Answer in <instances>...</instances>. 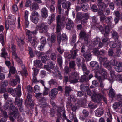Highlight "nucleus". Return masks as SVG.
<instances>
[{
  "label": "nucleus",
  "instance_id": "3c124183",
  "mask_svg": "<svg viewBox=\"0 0 122 122\" xmlns=\"http://www.w3.org/2000/svg\"><path fill=\"white\" fill-rule=\"evenodd\" d=\"M64 110L62 109V108L61 107H57V111L58 113V115L59 116H61V112H62Z\"/></svg>",
  "mask_w": 122,
  "mask_h": 122
},
{
  "label": "nucleus",
  "instance_id": "aec40b11",
  "mask_svg": "<svg viewBox=\"0 0 122 122\" xmlns=\"http://www.w3.org/2000/svg\"><path fill=\"white\" fill-rule=\"evenodd\" d=\"M95 76L99 80V82H101L100 85V86L101 88L103 87L104 85L102 82L103 81L100 75H98L97 74V71L95 72Z\"/></svg>",
  "mask_w": 122,
  "mask_h": 122
},
{
  "label": "nucleus",
  "instance_id": "6ab92c4d",
  "mask_svg": "<svg viewBox=\"0 0 122 122\" xmlns=\"http://www.w3.org/2000/svg\"><path fill=\"white\" fill-rule=\"evenodd\" d=\"M83 56L85 60L88 61L90 60L92 57V55L90 53H84L83 54Z\"/></svg>",
  "mask_w": 122,
  "mask_h": 122
},
{
  "label": "nucleus",
  "instance_id": "49530a36",
  "mask_svg": "<svg viewBox=\"0 0 122 122\" xmlns=\"http://www.w3.org/2000/svg\"><path fill=\"white\" fill-rule=\"evenodd\" d=\"M38 17H31V20L35 24H36L38 22L39 20Z\"/></svg>",
  "mask_w": 122,
  "mask_h": 122
},
{
  "label": "nucleus",
  "instance_id": "f257e3e1",
  "mask_svg": "<svg viewBox=\"0 0 122 122\" xmlns=\"http://www.w3.org/2000/svg\"><path fill=\"white\" fill-rule=\"evenodd\" d=\"M56 30L57 33H58L60 32L61 30V26L66 23L65 18L64 16L61 17V15H58L56 17Z\"/></svg>",
  "mask_w": 122,
  "mask_h": 122
},
{
  "label": "nucleus",
  "instance_id": "dca6fc26",
  "mask_svg": "<svg viewBox=\"0 0 122 122\" xmlns=\"http://www.w3.org/2000/svg\"><path fill=\"white\" fill-rule=\"evenodd\" d=\"M1 112L4 117L0 119V122H5L7 120L6 118L8 117L7 112L2 110H1Z\"/></svg>",
  "mask_w": 122,
  "mask_h": 122
},
{
  "label": "nucleus",
  "instance_id": "0e129e2a",
  "mask_svg": "<svg viewBox=\"0 0 122 122\" xmlns=\"http://www.w3.org/2000/svg\"><path fill=\"white\" fill-rule=\"evenodd\" d=\"M13 58L15 59L19 63H20V64H22V61L21 59L19 58L17 55V56L16 57H13Z\"/></svg>",
  "mask_w": 122,
  "mask_h": 122
},
{
  "label": "nucleus",
  "instance_id": "c85d7f7f",
  "mask_svg": "<svg viewBox=\"0 0 122 122\" xmlns=\"http://www.w3.org/2000/svg\"><path fill=\"white\" fill-rule=\"evenodd\" d=\"M48 12L46 9L45 8H43L41 10V15L44 18H46L48 16Z\"/></svg>",
  "mask_w": 122,
  "mask_h": 122
},
{
  "label": "nucleus",
  "instance_id": "603ef678",
  "mask_svg": "<svg viewBox=\"0 0 122 122\" xmlns=\"http://www.w3.org/2000/svg\"><path fill=\"white\" fill-rule=\"evenodd\" d=\"M8 84V82L6 80H5L4 81H2L1 82L0 85L2 87H4L7 85Z\"/></svg>",
  "mask_w": 122,
  "mask_h": 122
},
{
  "label": "nucleus",
  "instance_id": "e2e57ef3",
  "mask_svg": "<svg viewBox=\"0 0 122 122\" xmlns=\"http://www.w3.org/2000/svg\"><path fill=\"white\" fill-rule=\"evenodd\" d=\"M91 9L94 12H96L98 10V8L97 6L95 5H93Z\"/></svg>",
  "mask_w": 122,
  "mask_h": 122
},
{
  "label": "nucleus",
  "instance_id": "9d476101",
  "mask_svg": "<svg viewBox=\"0 0 122 122\" xmlns=\"http://www.w3.org/2000/svg\"><path fill=\"white\" fill-rule=\"evenodd\" d=\"M32 96L30 93H28L27 99L25 101V104L27 105H29L30 106L33 105V100L32 99Z\"/></svg>",
  "mask_w": 122,
  "mask_h": 122
},
{
  "label": "nucleus",
  "instance_id": "6e6d98bb",
  "mask_svg": "<svg viewBox=\"0 0 122 122\" xmlns=\"http://www.w3.org/2000/svg\"><path fill=\"white\" fill-rule=\"evenodd\" d=\"M40 91L39 87L38 85H36L34 87V92L35 93H38Z\"/></svg>",
  "mask_w": 122,
  "mask_h": 122
},
{
  "label": "nucleus",
  "instance_id": "09e8293b",
  "mask_svg": "<svg viewBox=\"0 0 122 122\" xmlns=\"http://www.w3.org/2000/svg\"><path fill=\"white\" fill-rule=\"evenodd\" d=\"M16 109H18L16 108L14 105L13 104L10 105V110L11 112H13L15 111Z\"/></svg>",
  "mask_w": 122,
  "mask_h": 122
},
{
  "label": "nucleus",
  "instance_id": "cd10ccee",
  "mask_svg": "<svg viewBox=\"0 0 122 122\" xmlns=\"http://www.w3.org/2000/svg\"><path fill=\"white\" fill-rule=\"evenodd\" d=\"M11 48L12 52V56L13 57H16L17 56V54L16 53V48L15 45L13 44H11Z\"/></svg>",
  "mask_w": 122,
  "mask_h": 122
},
{
  "label": "nucleus",
  "instance_id": "338daca9",
  "mask_svg": "<svg viewBox=\"0 0 122 122\" xmlns=\"http://www.w3.org/2000/svg\"><path fill=\"white\" fill-rule=\"evenodd\" d=\"M45 90L44 91L43 94L44 95H48V91H49V89L46 88L45 87H44Z\"/></svg>",
  "mask_w": 122,
  "mask_h": 122
},
{
  "label": "nucleus",
  "instance_id": "423d86ee",
  "mask_svg": "<svg viewBox=\"0 0 122 122\" xmlns=\"http://www.w3.org/2000/svg\"><path fill=\"white\" fill-rule=\"evenodd\" d=\"M6 50L5 48H3L2 49V53L1 55V56L5 58V63L6 65L8 67H10V63L9 61L7 60L9 59V58L6 57H7V53L6 52Z\"/></svg>",
  "mask_w": 122,
  "mask_h": 122
},
{
  "label": "nucleus",
  "instance_id": "8fccbe9b",
  "mask_svg": "<svg viewBox=\"0 0 122 122\" xmlns=\"http://www.w3.org/2000/svg\"><path fill=\"white\" fill-rule=\"evenodd\" d=\"M110 46L111 48H115L117 46L116 42L112 41L110 43Z\"/></svg>",
  "mask_w": 122,
  "mask_h": 122
},
{
  "label": "nucleus",
  "instance_id": "412c9836",
  "mask_svg": "<svg viewBox=\"0 0 122 122\" xmlns=\"http://www.w3.org/2000/svg\"><path fill=\"white\" fill-rule=\"evenodd\" d=\"M22 99L16 97L15 101V104L17 105L18 107H21L22 106Z\"/></svg>",
  "mask_w": 122,
  "mask_h": 122
},
{
  "label": "nucleus",
  "instance_id": "e433bc0d",
  "mask_svg": "<svg viewBox=\"0 0 122 122\" xmlns=\"http://www.w3.org/2000/svg\"><path fill=\"white\" fill-rule=\"evenodd\" d=\"M112 21V17H107L105 18V22L108 25H110Z\"/></svg>",
  "mask_w": 122,
  "mask_h": 122
},
{
  "label": "nucleus",
  "instance_id": "b1692460",
  "mask_svg": "<svg viewBox=\"0 0 122 122\" xmlns=\"http://www.w3.org/2000/svg\"><path fill=\"white\" fill-rule=\"evenodd\" d=\"M104 37L102 38V41L104 45L105 46H107L108 44V41L109 40L108 36H105L104 35Z\"/></svg>",
  "mask_w": 122,
  "mask_h": 122
},
{
  "label": "nucleus",
  "instance_id": "1a4fd4ad",
  "mask_svg": "<svg viewBox=\"0 0 122 122\" xmlns=\"http://www.w3.org/2000/svg\"><path fill=\"white\" fill-rule=\"evenodd\" d=\"M102 0H98L97 5L100 10L103 11L108 6V5L105 4L104 3L102 2Z\"/></svg>",
  "mask_w": 122,
  "mask_h": 122
},
{
  "label": "nucleus",
  "instance_id": "ddd939ff",
  "mask_svg": "<svg viewBox=\"0 0 122 122\" xmlns=\"http://www.w3.org/2000/svg\"><path fill=\"white\" fill-rule=\"evenodd\" d=\"M28 41L31 44L32 46L34 47L36 46L37 45V41L35 37H29Z\"/></svg>",
  "mask_w": 122,
  "mask_h": 122
},
{
  "label": "nucleus",
  "instance_id": "f03ea898",
  "mask_svg": "<svg viewBox=\"0 0 122 122\" xmlns=\"http://www.w3.org/2000/svg\"><path fill=\"white\" fill-rule=\"evenodd\" d=\"M21 88L20 86L19 85L17 88L13 89L11 88H9L7 89V91L14 96L16 94L18 96L20 97L21 96Z\"/></svg>",
  "mask_w": 122,
  "mask_h": 122
},
{
  "label": "nucleus",
  "instance_id": "c9c22d12",
  "mask_svg": "<svg viewBox=\"0 0 122 122\" xmlns=\"http://www.w3.org/2000/svg\"><path fill=\"white\" fill-rule=\"evenodd\" d=\"M69 118L71 120H74V122H78V120L75 114L72 113L70 114L69 116Z\"/></svg>",
  "mask_w": 122,
  "mask_h": 122
},
{
  "label": "nucleus",
  "instance_id": "72a5a7b5",
  "mask_svg": "<svg viewBox=\"0 0 122 122\" xmlns=\"http://www.w3.org/2000/svg\"><path fill=\"white\" fill-rule=\"evenodd\" d=\"M28 12L27 11H26L25 12L24 18L25 20V25L26 27H28L29 24V21H28Z\"/></svg>",
  "mask_w": 122,
  "mask_h": 122
},
{
  "label": "nucleus",
  "instance_id": "a18cd8bd",
  "mask_svg": "<svg viewBox=\"0 0 122 122\" xmlns=\"http://www.w3.org/2000/svg\"><path fill=\"white\" fill-rule=\"evenodd\" d=\"M50 57L51 59L52 60H56L57 58L56 55L54 52L52 53L50 55Z\"/></svg>",
  "mask_w": 122,
  "mask_h": 122
},
{
  "label": "nucleus",
  "instance_id": "5701e85b",
  "mask_svg": "<svg viewBox=\"0 0 122 122\" xmlns=\"http://www.w3.org/2000/svg\"><path fill=\"white\" fill-rule=\"evenodd\" d=\"M20 80L18 76H16L15 79L13 80L11 82V84L13 86H15L17 84V82H20Z\"/></svg>",
  "mask_w": 122,
  "mask_h": 122
},
{
  "label": "nucleus",
  "instance_id": "a211bd4d",
  "mask_svg": "<svg viewBox=\"0 0 122 122\" xmlns=\"http://www.w3.org/2000/svg\"><path fill=\"white\" fill-rule=\"evenodd\" d=\"M96 116L98 117L101 116L103 114V110L102 108H98L95 111Z\"/></svg>",
  "mask_w": 122,
  "mask_h": 122
},
{
  "label": "nucleus",
  "instance_id": "473e14b6",
  "mask_svg": "<svg viewBox=\"0 0 122 122\" xmlns=\"http://www.w3.org/2000/svg\"><path fill=\"white\" fill-rule=\"evenodd\" d=\"M49 68L52 69H56L57 70V67L56 65H55V64L51 61H49Z\"/></svg>",
  "mask_w": 122,
  "mask_h": 122
},
{
  "label": "nucleus",
  "instance_id": "20e7f679",
  "mask_svg": "<svg viewBox=\"0 0 122 122\" xmlns=\"http://www.w3.org/2000/svg\"><path fill=\"white\" fill-rule=\"evenodd\" d=\"M112 64L114 66H116V71L117 72H120L122 71V63L120 62L113 60L112 62Z\"/></svg>",
  "mask_w": 122,
  "mask_h": 122
},
{
  "label": "nucleus",
  "instance_id": "ea45409f",
  "mask_svg": "<svg viewBox=\"0 0 122 122\" xmlns=\"http://www.w3.org/2000/svg\"><path fill=\"white\" fill-rule=\"evenodd\" d=\"M39 8V6L38 4L36 3H33L32 5L30 7L31 10H34L38 9Z\"/></svg>",
  "mask_w": 122,
  "mask_h": 122
},
{
  "label": "nucleus",
  "instance_id": "052dcab7",
  "mask_svg": "<svg viewBox=\"0 0 122 122\" xmlns=\"http://www.w3.org/2000/svg\"><path fill=\"white\" fill-rule=\"evenodd\" d=\"M49 84L50 85L52 84L56 85V81L55 80L52 79L49 81Z\"/></svg>",
  "mask_w": 122,
  "mask_h": 122
},
{
  "label": "nucleus",
  "instance_id": "9b49d317",
  "mask_svg": "<svg viewBox=\"0 0 122 122\" xmlns=\"http://www.w3.org/2000/svg\"><path fill=\"white\" fill-rule=\"evenodd\" d=\"M58 93V92L57 91V89L56 88H54L49 92V95L51 99H54L55 98L56 95Z\"/></svg>",
  "mask_w": 122,
  "mask_h": 122
},
{
  "label": "nucleus",
  "instance_id": "774afa93",
  "mask_svg": "<svg viewBox=\"0 0 122 122\" xmlns=\"http://www.w3.org/2000/svg\"><path fill=\"white\" fill-rule=\"evenodd\" d=\"M32 16L31 17H38L39 14L36 11H33L31 13Z\"/></svg>",
  "mask_w": 122,
  "mask_h": 122
},
{
  "label": "nucleus",
  "instance_id": "39448f33",
  "mask_svg": "<svg viewBox=\"0 0 122 122\" xmlns=\"http://www.w3.org/2000/svg\"><path fill=\"white\" fill-rule=\"evenodd\" d=\"M37 27L39 32L41 33L46 32L48 29V26L45 23H43L38 25Z\"/></svg>",
  "mask_w": 122,
  "mask_h": 122
},
{
  "label": "nucleus",
  "instance_id": "a19ab883",
  "mask_svg": "<svg viewBox=\"0 0 122 122\" xmlns=\"http://www.w3.org/2000/svg\"><path fill=\"white\" fill-rule=\"evenodd\" d=\"M57 61L58 63L59 66L61 67H62V57L61 56L59 55L58 56V58L57 59Z\"/></svg>",
  "mask_w": 122,
  "mask_h": 122
},
{
  "label": "nucleus",
  "instance_id": "79ce46f5",
  "mask_svg": "<svg viewBox=\"0 0 122 122\" xmlns=\"http://www.w3.org/2000/svg\"><path fill=\"white\" fill-rule=\"evenodd\" d=\"M75 62L73 61H71L69 63V67L70 68H73L74 70H75Z\"/></svg>",
  "mask_w": 122,
  "mask_h": 122
},
{
  "label": "nucleus",
  "instance_id": "13d9d810",
  "mask_svg": "<svg viewBox=\"0 0 122 122\" xmlns=\"http://www.w3.org/2000/svg\"><path fill=\"white\" fill-rule=\"evenodd\" d=\"M89 107L91 108L94 109L97 107L96 105L93 104L92 103H90L88 104Z\"/></svg>",
  "mask_w": 122,
  "mask_h": 122
},
{
  "label": "nucleus",
  "instance_id": "c756f323",
  "mask_svg": "<svg viewBox=\"0 0 122 122\" xmlns=\"http://www.w3.org/2000/svg\"><path fill=\"white\" fill-rule=\"evenodd\" d=\"M104 67L107 68L108 69H111L112 67L111 63L107 59L103 64Z\"/></svg>",
  "mask_w": 122,
  "mask_h": 122
},
{
  "label": "nucleus",
  "instance_id": "393cba45",
  "mask_svg": "<svg viewBox=\"0 0 122 122\" xmlns=\"http://www.w3.org/2000/svg\"><path fill=\"white\" fill-rule=\"evenodd\" d=\"M81 66L82 69L84 71V72L86 74L88 75L90 73V71L87 69L86 67L83 62H82L81 63Z\"/></svg>",
  "mask_w": 122,
  "mask_h": 122
},
{
  "label": "nucleus",
  "instance_id": "f8f14e48",
  "mask_svg": "<svg viewBox=\"0 0 122 122\" xmlns=\"http://www.w3.org/2000/svg\"><path fill=\"white\" fill-rule=\"evenodd\" d=\"M57 39L58 43L59 44L61 41V40L62 42L66 41L67 36L65 34H63L61 36H57Z\"/></svg>",
  "mask_w": 122,
  "mask_h": 122
},
{
  "label": "nucleus",
  "instance_id": "f704fd0d",
  "mask_svg": "<svg viewBox=\"0 0 122 122\" xmlns=\"http://www.w3.org/2000/svg\"><path fill=\"white\" fill-rule=\"evenodd\" d=\"M35 66L37 68H40L42 66L41 62L40 60H36L34 61Z\"/></svg>",
  "mask_w": 122,
  "mask_h": 122
},
{
  "label": "nucleus",
  "instance_id": "bf43d9fd",
  "mask_svg": "<svg viewBox=\"0 0 122 122\" xmlns=\"http://www.w3.org/2000/svg\"><path fill=\"white\" fill-rule=\"evenodd\" d=\"M17 40L18 42V44L19 46H20V45H23L24 44V42L23 40L18 38V39H17Z\"/></svg>",
  "mask_w": 122,
  "mask_h": 122
},
{
  "label": "nucleus",
  "instance_id": "2eb2a0df",
  "mask_svg": "<svg viewBox=\"0 0 122 122\" xmlns=\"http://www.w3.org/2000/svg\"><path fill=\"white\" fill-rule=\"evenodd\" d=\"M101 95L100 94H96L94 98H92L93 101L97 103H99L101 100Z\"/></svg>",
  "mask_w": 122,
  "mask_h": 122
},
{
  "label": "nucleus",
  "instance_id": "f3484780",
  "mask_svg": "<svg viewBox=\"0 0 122 122\" xmlns=\"http://www.w3.org/2000/svg\"><path fill=\"white\" fill-rule=\"evenodd\" d=\"M90 65L93 69L96 70V71L98 70L99 65L98 62L94 61H92L90 63Z\"/></svg>",
  "mask_w": 122,
  "mask_h": 122
},
{
  "label": "nucleus",
  "instance_id": "58836bf2",
  "mask_svg": "<svg viewBox=\"0 0 122 122\" xmlns=\"http://www.w3.org/2000/svg\"><path fill=\"white\" fill-rule=\"evenodd\" d=\"M110 31V28L109 26H106L104 32H105V33L104 34V35L105 36H108Z\"/></svg>",
  "mask_w": 122,
  "mask_h": 122
},
{
  "label": "nucleus",
  "instance_id": "680f3d73",
  "mask_svg": "<svg viewBox=\"0 0 122 122\" xmlns=\"http://www.w3.org/2000/svg\"><path fill=\"white\" fill-rule=\"evenodd\" d=\"M64 56L65 58H67L69 59H72V55L71 54H65Z\"/></svg>",
  "mask_w": 122,
  "mask_h": 122
},
{
  "label": "nucleus",
  "instance_id": "5fc2aeb1",
  "mask_svg": "<svg viewBox=\"0 0 122 122\" xmlns=\"http://www.w3.org/2000/svg\"><path fill=\"white\" fill-rule=\"evenodd\" d=\"M81 80L82 82L84 81H88V79L87 77L86 76L83 75L82 76Z\"/></svg>",
  "mask_w": 122,
  "mask_h": 122
},
{
  "label": "nucleus",
  "instance_id": "0eeeda50",
  "mask_svg": "<svg viewBox=\"0 0 122 122\" xmlns=\"http://www.w3.org/2000/svg\"><path fill=\"white\" fill-rule=\"evenodd\" d=\"M97 71V73L98 75H99L100 74H101L103 77L104 79H106L107 78V74L105 69L101 67L99 68L98 70L97 71H95V73Z\"/></svg>",
  "mask_w": 122,
  "mask_h": 122
},
{
  "label": "nucleus",
  "instance_id": "864d4df0",
  "mask_svg": "<svg viewBox=\"0 0 122 122\" xmlns=\"http://www.w3.org/2000/svg\"><path fill=\"white\" fill-rule=\"evenodd\" d=\"M107 59L106 57H99V60L101 63H102V62H105L107 61Z\"/></svg>",
  "mask_w": 122,
  "mask_h": 122
},
{
  "label": "nucleus",
  "instance_id": "69168bd1",
  "mask_svg": "<svg viewBox=\"0 0 122 122\" xmlns=\"http://www.w3.org/2000/svg\"><path fill=\"white\" fill-rule=\"evenodd\" d=\"M27 90L29 93H31L32 92V87L30 85H28L27 87Z\"/></svg>",
  "mask_w": 122,
  "mask_h": 122
},
{
  "label": "nucleus",
  "instance_id": "de8ad7c7",
  "mask_svg": "<svg viewBox=\"0 0 122 122\" xmlns=\"http://www.w3.org/2000/svg\"><path fill=\"white\" fill-rule=\"evenodd\" d=\"M88 35L86 34L85 31H82L80 32L79 35L81 38H83L84 37L88 36Z\"/></svg>",
  "mask_w": 122,
  "mask_h": 122
},
{
  "label": "nucleus",
  "instance_id": "bb28decb",
  "mask_svg": "<svg viewBox=\"0 0 122 122\" xmlns=\"http://www.w3.org/2000/svg\"><path fill=\"white\" fill-rule=\"evenodd\" d=\"M72 90V89L71 87L67 86H66L65 88V95L66 96H68Z\"/></svg>",
  "mask_w": 122,
  "mask_h": 122
},
{
  "label": "nucleus",
  "instance_id": "4c0bfd02",
  "mask_svg": "<svg viewBox=\"0 0 122 122\" xmlns=\"http://www.w3.org/2000/svg\"><path fill=\"white\" fill-rule=\"evenodd\" d=\"M26 34L28 36V39H29V37H34V36L36 34V32L35 31L31 32L28 30L26 32Z\"/></svg>",
  "mask_w": 122,
  "mask_h": 122
},
{
  "label": "nucleus",
  "instance_id": "6e6552de",
  "mask_svg": "<svg viewBox=\"0 0 122 122\" xmlns=\"http://www.w3.org/2000/svg\"><path fill=\"white\" fill-rule=\"evenodd\" d=\"M61 3L62 5L63 8H65L66 7L67 9L69 8L71 4L69 2H66V0H58V4L60 5Z\"/></svg>",
  "mask_w": 122,
  "mask_h": 122
},
{
  "label": "nucleus",
  "instance_id": "2f4dec72",
  "mask_svg": "<svg viewBox=\"0 0 122 122\" xmlns=\"http://www.w3.org/2000/svg\"><path fill=\"white\" fill-rule=\"evenodd\" d=\"M122 102L120 101L114 103L113 105V107L115 109L121 107H122Z\"/></svg>",
  "mask_w": 122,
  "mask_h": 122
},
{
  "label": "nucleus",
  "instance_id": "7c9ffc66",
  "mask_svg": "<svg viewBox=\"0 0 122 122\" xmlns=\"http://www.w3.org/2000/svg\"><path fill=\"white\" fill-rule=\"evenodd\" d=\"M15 18L14 16H9L8 20L9 24L11 25H14L15 22Z\"/></svg>",
  "mask_w": 122,
  "mask_h": 122
},
{
  "label": "nucleus",
  "instance_id": "7ed1b4c3",
  "mask_svg": "<svg viewBox=\"0 0 122 122\" xmlns=\"http://www.w3.org/2000/svg\"><path fill=\"white\" fill-rule=\"evenodd\" d=\"M79 79V75L76 72L72 73L69 77V81L71 83H75L78 82Z\"/></svg>",
  "mask_w": 122,
  "mask_h": 122
},
{
  "label": "nucleus",
  "instance_id": "c03bdc74",
  "mask_svg": "<svg viewBox=\"0 0 122 122\" xmlns=\"http://www.w3.org/2000/svg\"><path fill=\"white\" fill-rule=\"evenodd\" d=\"M112 37L115 40H117L118 39L119 36L117 33L116 31H113L112 33Z\"/></svg>",
  "mask_w": 122,
  "mask_h": 122
},
{
  "label": "nucleus",
  "instance_id": "4be33fe9",
  "mask_svg": "<svg viewBox=\"0 0 122 122\" xmlns=\"http://www.w3.org/2000/svg\"><path fill=\"white\" fill-rule=\"evenodd\" d=\"M68 21L66 24V28L68 30H70L74 26L73 22L71 19H68Z\"/></svg>",
  "mask_w": 122,
  "mask_h": 122
},
{
  "label": "nucleus",
  "instance_id": "4d7b16f0",
  "mask_svg": "<svg viewBox=\"0 0 122 122\" xmlns=\"http://www.w3.org/2000/svg\"><path fill=\"white\" fill-rule=\"evenodd\" d=\"M18 111V109H16L15 111L12 112L13 114H14L13 116L15 118L18 117L19 116V113Z\"/></svg>",
  "mask_w": 122,
  "mask_h": 122
},
{
  "label": "nucleus",
  "instance_id": "a878e982",
  "mask_svg": "<svg viewBox=\"0 0 122 122\" xmlns=\"http://www.w3.org/2000/svg\"><path fill=\"white\" fill-rule=\"evenodd\" d=\"M55 19V15L53 14H51L49 16L48 19V23L49 25H50L54 20Z\"/></svg>",
  "mask_w": 122,
  "mask_h": 122
},
{
  "label": "nucleus",
  "instance_id": "4468645a",
  "mask_svg": "<svg viewBox=\"0 0 122 122\" xmlns=\"http://www.w3.org/2000/svg\"><path fill=\"white\" fill-rule=\"evenodd\" d=\"M40 40L41 44V45H40L39 46L38 48L39 50L41 51L42 50V49L44 48V46L46 44V41L45 38L43 36L41 37Z\"/></svg>",
  "mask_w": 122,
  "mask_h": 122
},
{
  "label": "nucleus",
  "instance_id": "37998d69",
  "mask_svg": "<svg viewBox=\"0 0 122 122\" xmlns=\"http://www.w3.org/2000/svg\"><path fill=\"white\" fill-rule=\"evenodd\" d=\"M109 95L110 97H114L115 95V93L113 90L112 88L110 89L109 92Z\"/></svg>",
  "mask_w": 122,
  "mask_h": 122
}]
</instances>
